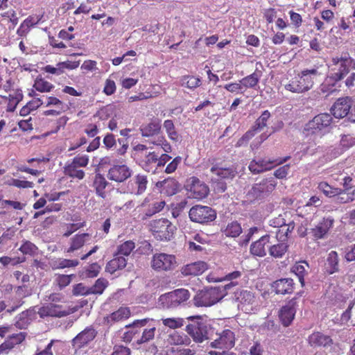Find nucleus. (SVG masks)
I'll return each mask as SVG.
<instances>
[{"mask_svg": "<svg viewBox=\"0 0 355 355\" xmlns=\"http://www.w3.org/2000/svg\"><path fill=\"white\" fill-rule=\"evenodd\" d=\"M143 137H153L154 139L150 144L161 146L166 153L171 152V146L167 141L165 137L160 135L162 130L161 121L158 119H153L148 123L143 124L139 128Z\"/></svg>", "mask_w": 355, "mask_h": 355, "instance_id": "f257e3e1", "label": "nucleus"}, {"mask_svg": "<svg viewBox=\"0 0 355 355\" xmlns=\"http://www.w3.org/2000/svg\"><path fill=\"white\" fill-rule=\"evenodd\" d=\"M192 323L186 327V331L196 343H202L210 338L214 333V329L201 315H192L187 318Z\"/></svg>", "mask_w": 355, "mask_h": 355, "instance_id": "f03ea898", "label": "nucleus"}, {"mask_svg": "<svg viewBox=\"0 0 355 355\" xmlns=\"http://www.w3.org/2000/svg\"><path fill=\"white\" fill-rule=\"evenodd\" d=\"M149 229L153 236L160 241H170L176 230L175 226L166 218L152 220Z\"/></svg>", "mask_w": 355, "mask_h": 355, "instance_id": "7ed1b4c3", "label": "nucleus"}, {"mask_svg": "<svg viewBox=\"0 0 355 355\" xmlns=\"http://www.w3.org/2000/svg\"><path fill=\"white\" fill-rule=\"evenodd\" d=\"M227 295V290H198L193 297L196 306H210Z\"/></svg>", "mask_w": 355, "mask_h": 355, "instance_id": "20e7f679", "label": "nucleus"}, {"mask_svg": "<svg viewBox=\"0 0 355 355\" xmlns=\"http://www.w3.org/2000/svg\"><path fill=\"white\" fill-rule=\"evenodd\" d=\"M189 297V290H173L159 297L157 306L162 309H173L187 300Z\"/></svg>", "mask_w": 355, "mask_h": 355, "instance_id": "39448f33", "label": "nucleus"}, {"mask_svg": "<svg viewBox=\"0 0 355 355\" xmlns=\"http://www.w3.org/2000/svg\"><path fill=\"white\" fill-rule=\"evenodd\" d=\"M178 266L174 254L159 252L153 255L150 261L151 268L157 272H168L175 269Z\"/></svg>", "mask_w": 355, "mask_h": 355, "instance_id": "423d86ee", "label": "nucleus"}, {"mask_svg": "<svg viewBox=\"0 0 355 355\" xmlns=\"http://www.w3.org/2000/svg\"><path fill=\"white\" fill-rule=\"evenodd\" d=\"M189 216L192 221L203 224L214 221L216 212L210 207L196 205L190 209Z\"/></svg>", "mask_w": 355, "mask_h": 355, "instance_id": "0eeeda50", "label": "nucleus"}, {"mask_svg": "<svg viewBox=\"0 0 355 355\" xmlns=\"http://www.w3.org/2000/svg\"><path fill=\"white\" fill-rule=\"evenodd\" d=\"M332 123V116L327 113H321L308 122L305 130L313 134L324 133L327 132Z\"/></svg>", "mask_w": 355, "mask_h": 355, "instance_id": "6e6552de", "label": "nucleus"}, {"mask_svg": "<svg viewBox=\"0 0 355 355\" xmlns=\"http://www.w3.org/2000/svg\"><path fill=\"white\" fill-rule=\"evenodd\" d=\"M277 186L274 178H264L258 183L252 185L248 191V196L254 199L262 198L272 193Z\"/></svg>", "mask_w": 355, "mask_h": 355, "instance_id": "1a4fd4ad", "label": "nucleus"}, {"mask_svg": "<svg viewBox=\"0 0 355 355\" xmlns=\"http://www.w3.org/2000/svg\"><path fill=\"white\" fill-rule=\"evenodd\" d=\"M290 156H286L283 158H278L275 159H252L248 166V168L253 174H259L260 173L271 170L277 165H281L285 163L286 161L290 159Z\"/></svg>", "mask_w": 355, "mask_h": 355, "instance_id": "9d476101", "label": "nucleus"}, {"mask_svg": "<svg viewBox=\"0 0 355 355\" xmlns=\"http://www.w3.org/2000/svg\"><path fill=\"white\" fill-rule=\"evenodd\" d=\"M321 73L319 71V67L315 66L311 69L302 70L295 77L296 78L298 84L300 85L302 93H304L310 90L314 84V78L318 76H320Z\"/></svg>", "mask_w": 355, "mask_h": 355, "instance_id": "9b49d317", "label": "nucleus"}, {"mask_svg": "<svg viewBox=\"0 0 355 355\" xmlns=\"http://www.w3.org/2000/svg\"><path fill=\"white\" fill-rule=\"evenodd\" d=\"M97 336V331L92 327H87L78 334L71 341L76 351L87 346Z\"/></svg>", "mask_w": 355, "mask_h": 355, "instance_id": "f8f14e48", "label": "nucleus"}, {"mask_svg": "<svg viewBox=\"0 0 355 355\" xmlns=\"http://www.w3.org/2000/svg\"><path fill=\"white\" fill-rule=\"evenodd\" d=\"M187 187L192 198L198 200L204 199L209 193V187L195 176L188 180Z\"/></svg>", "mask_w": 355, "mask_h": 355, "instance_id": "ddd939ff", "label": "nucleus"}, {"mask_svg": "<svg viewBox=\"0 0 355 355\" xmlns=\"http://www.w3.org/2000/svg\"><path fill=\"white\" fill-rule=\"evenodd\" d=\"M334 218L331 216L323 217L321 220L310 230V234L315 240L324 239L334 227Z\"/></svg>", "mask_w": 355, "mask_h": 355, "instance_id": "4468645a", "label": "nucleus"}, {"mask_svg": "<svg viewBox=\"0 0 355 355\" xmlns=\"http://www.w3.org/2000/svg\"><path fill=\"white\" fill-rule=\"evenodd\" d=\"M132 171L126 164H114L108 170L107 177L118 183L123 182L131 177Z\"/></svg>", "mask_w": 355, "mask_h": 355, "instance_id": "2eb2a0df", "label": "nucleus"}, {"mask_svg": "<svg viewBox=\"0 0 355 355\" xmlns=\"http://www.w3.org/2000/svg\"><path fill=\"white\" fill-rule=\"evenodd\" d=\"M352 108V100L349 97L338 98L331 108V114L337 119H342L349 115Z\"/></svg>", "mask_w": 355, "mask_h": 355, "instance_id": "dca6fc26", "label": "nucleus"}, {"mask_svg": "<svg viewBox=\"0 0 355 355\" xmlns=\"http://www.w3.org/2000/svg\"><path fill=\"white\" fill-rule=\"evenodd\" d=\"M331 62L334 67L331 68L329 78L336 83L342 80L348 73L349 69L345 64L346 61L342 60L340 58H332Z\"/></svg>", "mask_w": 355, "mask_h": 355, "instance_id": "f3484780", "label": "nucleus"}, {"mask_svg": "<svg viewBox=\"0 0 355 355\" xmlns=\"http://www.w3.org/2000/svg\"><path fill=\"white\" fill-rule=\"evenodd\" d=\"M91 239L88 233H79L73 236L69 243V247L64 250L67 254H70L80 250Z\"/></svg>", "mask_w": 355, "mask_h": 355, "instance_id": "a211bd4d", "label": "nucleus"}, {"mask_svg": "<svg viewBox=\"0 0 355 355\" xmlns=\"http://www.w3.org/2000/svg\"><path fill=\"white\" fill-rule=\"evenodd\" d=\"M147 184L148 180L146 175L137 174L129 181L128 187L132 193L141 195L146 191Z\"/></svg>", "mask_w": 355, "mask_h": 355, "instance_id": "6ab92c4d", "label": "nucleus"}, {"mask_svg": "<svg viewBox=\"0 0 355 355\" xmlns=\"http://www.w3.org/2000/svg\"><path fill=\"white\" fill-rule=\"evenodd\" d=\"M207 268L206 262L199 261L182 266L180 272L184 276H198L202 274Z\"/></svg>", "mask_w": 355, "mask_h": 355, "instance_id": "aec40b11", "label": "nucleus"}, {"mask_svg": "<svg viewBox=\"0 0 355 355\" xmlns=\"http://www.w3.org/2000/svg\"><path fill=\"white\" fill-rule=\"evenodd\" d=\"M309 344L311 347H327L333 344V340L329 336L324 335L321 332H314L309 336Z\"/></svg>", "mask_w": 355, "mask_h": 355, "instance_id": "412c9836", "label": "nucleus"}, {"mask_svg": "<svg viewBox=\"0 0 355 355\" xmlns=\"http://www.w3.org/2000/svg\"><path fill=\"white\" fill-rule=\"evenodd\" d=\"M149 321L148 318L135 320L132 323L125 325V328L130 329L123 334V339L125 343H130L133 337L138 334V328L144 327Z\"/></svg>", "mask_w": 355, "mask_h": 355, "instance_id": "4be33fe9", "label": "nucleus"}, {"mask_svg": "<svg viewBox=\"0 0 355 355\" xmlns=\"http://www.w3.org/2000/svg\"><path fill=\"white\" fill-rule=\"evenodd\" d=\"M131 315L130 310L128 307H120L117 311L104 318V322L112 324L114 322L128 319Z\"/></svg>", "mask_w": 355, "mask_h": 355, "instance_id": "5701e85b", "label": "nucleus"}, {"mask_svg": "<svg viewBox=\"0 0 355 355\" xmlns=\"http://www.w3.org/2000/svg\"><path fill=\"white\" fill-rule=\"evenodd\" d=\"M210 171L220 179H232L237 174L236 168L233 166L221 167L218 164H215L211 168Z\"/></svg>", "mask_w": 355, "mask_h": 355, "instance_id": "b1692460", "label": "nucleus"}, {"mask_svg": "<svg viewBox=\"0 0 355 355\" xmlns=\"http://www.w3.org/2000/svg\"><path fill=\"white\" fill-rule=\"evenodd\" d=\"M270 241V236L266 234L261 236L250 245V253L254 256L264 257L266 254L265 245Z\"/></svg>", "mask_w": 355, "mask_h": 355, "instance_id": "393cba45", "label": "nucleus"}, {"mask_svg": "<svg viewBox=\"0 0 355 355\" xmlns=\"http://www.w3.org/2000/svg\"><path fill=\"white\" fill-rule=\"evenodd\" d=\"M158 184L162 188V191L168 196L176 194L180 190V184L174 178H167Z\"/></svg>", "mask_w": 355, "mask_h": 355, "instance_id": "a878e982", "label": "nucleus"}, {"mask_svg": "<svg viewBox=\"0 0 355 355\" xmlns=\"http://www.w3.org/2000/svg\"><path fill=\"white\" fill-rule=\"evenodd\" d=\"M108 184L109 182L102 174L96 173L95 175L92 187L98 196L103 199L106 198L105 188Z\"/></svg>", "mask_w": 355, "mask_h": 355, "instance_id": "bb28decb", "label": "nucleus"}, {"mask_svg": "<svg viewBox=\"0 0 355 355\" xmlns=\"http://www.w3.org/2000/svg\"><path fill=\"white\" fill-rule=\"evenodd\" d=\"M40 21V19L35 16H28L20 24L17 31V34L21 37H26L31 29L37 25Z\"/></svg>", "mask_w": 355, "mask_h": 355, "instance_id": "cd10ccee", "label": "nucleus"}, {"mask_svg": "<svg viewBox=\"0 0 355 355\" xmlns=\"http://www.w3.org/2000/svg\"><path fill=\"white\" fill-rule=\"evenodd\" d=\"M127 265V260L124 257L116 254L114 258L109 261L106 265L105 270L110 274L114 273L119 270H122Z\"/></svg>", "mask_w": 355, "mask_h": 355, "instance_id": "c85d7f7f", "label": "nucleus"}, {"mask_svg": "<svg viewBox=\"0 0 355 355\" xmlns=\"http://www.w3.org/2000/svg\"><path fill=\"white\" fill-rule=\"evenodd\" d=\"M296 313L295 309L282 306L279 313V318L284 327H288L293 322Z\"/></svg>", "mask_w": 355, "mask_h": 355, "instance_id": "c756f323", "label": "nucleus"}, {"mask_svg": "<svg viewBox=\"0 0 355 355\" xmlns=\"http://www.w3.org/2000/svg\"><path fill=\"white\" fill-rule=\"evenodd\" d=\"M318 189L322 192L327 197L331 198L341 194H344L342 189L333 187L326 182H321L318 184Z\"/></svg>", "mask_w": 355, "mask_h": 355, "instance_id": "7c9ffc66", "label": "nucleus"}, {"mask_svg": "<svg viewBox=\"0 0 355 355\" xmlns=\"http://www.w3.org/2000/svg\"><path fill=\"white\" fill-rule=\"evenodd\" d=\"M181 85L191 90L199 87L202 85L201 78L194 76H183L181 79Z\"/></svg>", "mask_w": 355, "mask_h": 355, "instance_id": "2f4dec72", "label": "nucleus"}, {"mask_svg": "<svg viewBox=\"0 0 355 355\" xmlns=\"http://www.w3.org/2000/svg\"><path fill=\"white\" fill-rule=\"evenodd\" d=\"M64 173L67 176L78 180H83L85 176V173L83 169L68 163L64 167Z\"/></svg>", "mask_w": 355, "mask_h": 355, "instance_id": "473e14b6", "label": "nucleus"}, {"mask_svg": "<svg viewBox=\"0 0 355 355\" xmlns=\"http://www.w3.org/2000/svg\"><path fill=\"white\" fill-rule=\"evenodd\" d=\"M338 254L336 251H331L327 259V270L329 274L336 272L339 270Z\"/></svg>", "mask_w": 355, "mask_h": 355, "instance_id": "72a5a7b5", "label": "nucleus"}, {"mask_svg": "<svg viewBox=\"0 0 355 355\" xmlns=\"http://www.w3.org/2000/svg\"><path fill=\"white\" fill-rule=\"evenodd\" d=\"M233 295V300L241 303L250 304L254 299V294L248 290H237Z\"/></svg>", "mask_w": 355, "mask_h": 355, "instance_id": "f704fd0d", "label": "nucleus"}, {"mask_svg": "<svg viewBox=\"0 0 355 355\" xmlns=\"http://www.w3.org/2000/svg\"><path fill=\"white\" fill-rule=\"evenodd\" d=\"M220 343L224 348L230 349L234 346V334L230 329H225L219 337Z\"/></svg>", "mask_w": 355, "mask_h": 355, "instance_id": "c9c22d12", "label": "nucleus"}, {"mask_svg": "<svg viewBox=\"0 0 355 355\" xmlns=\"http://www.w3.org/2000/svg\"><path fill=\"white\" fill-rule=\"evenodd\" d=\"M303 263L308 266V263L306 261L297 262L291 268L292 272L297 276L302 287L304 286V276L306 273Z\"/></svg>", "mask_w": 355, "mask_h": 355, "instance_id": "e433bc0d", "label": "nucleus"}, {"mask_svg": "<svg viewBox=\"0 0 355 355\" xmlns=\"http://www.w3.org/2000/svg\"><path fill=\"white\" fill-rule=\"evenodd\" d=\"M242 232V228L239 223L233 221L227 224L223 233L227 237H237Z\"/></svg>", "mask_w": 355, "mask_h": 355, "instance_id": "4c0bfd02", "label": "nucleus"}, {"mask_svg": "<svg viewBox=\"0 0 355 355\" xmlns=\"http://www.w3.org/2000/svg\"><path fill=\"white\" fill-rule=\"evenodd\" d=\"M259 82V76L257 72L247 76L240 80L242 88H254Z\"/></svg>", "mask_w": 355, "mask_h": 355, "instance_id": "58836bf2", "label": "nucleus"}, {"mask_svg": "<svg viewBox=\"0 0 355 355\" xmlns=\"http://www.w3.org/2000/svg\"><path fill=\"white\" fill-rule=\"evenodd\" d=\"M164 128L168 135V137L173 141H178L179 139V134L176 131L175 125L172 120L167 119L164 121Z\"/></svg>", "mask_w": 355, "mask_h": 355, "instance_id": "ea45409f", "label": "nucleus"}, {"mask_svg": "<svg viewBox=\"0 0 355 355\" xmlns=\"http://www.w3.org/2000/svg\"><path fill=\"white\" fill-rule=\"evenodd\" d=\"M33 87L40 92H50L54 88L52 83L42 78H37L35 80Z\"/></svg>", "mask_w": 355, "mask_h": 355, "instance_id": "a19ab883", "label": "nucleus"}, {"mask_svg": "<svg viewBox=\"0 0 355 355\" xmlns=\"http://www.w3.org/2000/svg\"><path fill=\"white\" fill-rule=\"evenodd\" d=\"M270 117V113L268 110H265L262 112L261 115L256 120L252 129L257 132L262 130L267 125V121Z\"/></svg>", "mask_w": 355, "mask_h": 355, "instance_id": "79ce46f5", "label": "nucleus"}, {"mask_svg": "<svg viewBox=\"0 0 355 355\" xmlns=\"http://www.w3.org/2000/svg\"><path fill=\"white\" fill-rule=\"evenodd\" d=\"M288 245L284 243L272 245L269 249L270 254L275 258H281L286 252Z\"/></svg>", "mask_w": 355, "mask_h": 355, "instance_id": "37998d69", "label": "nucleus"}, {"mask_svg": "<svg viewBox=\"0 0 355 355\" xmlns=\"http://www.w3.org/2000/svg\"><path fill=\"white\" fill-rule=\"evenodd\" d=\"M22 98L23 94L19 92H15L13 94H9L6 110L8 112H14L17 104L22 100Z\"/></svg>", "mask_w": 355, "mask_h": 355, "instance_id": "c03bdc74", "label": "nucleus"}, {"mask_svg": "<svg viewBox=\"0 0 355 355\" xmlns=\"http://www.w3.org/2000/svg\"><path fill=\"white\" fill-rule=\"evenodd\" d=\"M19 250L25 255L33 256L37 254L38 248L29 241H24L19 248Z\"/></svg>", "mask_w": 355, "mask_h": 355, "instance_id": "a18cd8bd", "label": "nucleus"}, {"mask_svg": "<svg viewBox=\"0 0 355 355\" xmlns=\"http://www.w3.org/2000/svg\"><path fill=\"white\" fill-rule=\"evenodd\" d=\"M241 277V272L240 271L236 270L232 272L228 273L223 277V282L225 281H230V282L226 284L223 288H231L232 287L236 286L238 285V282L236 281L237 279Z\"/></svg>", "mask_w": 355, "mask_h": 355, "instance_id": "49530a36", "label": "nucleus"}, {"mask_svg": "<svg viewBox=\"0 0 355 355\" xmlns=\"http://www.w3.org/2000/svg\"><path fill=\"white\" fill-rule=\"evenodd\" d=\"M135 248V242L130 240L126 241L118 246L117 254L123 256H128L130 254V253L132 252Z\"/></svg>", "mask_w": 355, "mask_h": 355, "instance_id": "de8ad7c7", "label": "nucleus"}, {"mask_svg": "<svg viewBox=\"0 0 355 355\" xmlns=\"http://www.w3.org/2000/svg\"><path fill=\"white\" fill-rule=\"evenodd\" d=\"M196 351L182 347H173L168 349L166 355H195Z\"/></svg>", "mask_w": 355, "mask_h": 355, "instance_id": "09e8293b", "label": "nucleus"}, {"mask_svg": "<svg viewBox=\"0 0 355 355\" xmlns=\"http://www.w3.org/2000/svg\"><path fill=\"white\" fill-rule=\"evenodd\" d=\"M89 156L87 155H78L74 157L68 164L79 168L86 167L89 164Z\"/></svg>", "mask_w": 355, "mask_h": 355, "instance_id": "8fccbe9b", "label": "nucleus"}, {"mask_svg": "<svg viewBox=\"0 0 355 355\" xmlns=\"http://www.w3.org/2000/svg\"><path fill=\"white\" fill-rule=\"evenodd\" d=\"M49 316L51 317H57L62 318L66 316L70 313L69 311L67 310H61V306L56 305L53 304H50L49 305Z\"/></svg>", "mask_w": 355, "mask_h": 355, "instance_id": "3c124183", "label": "nucleus"}, {"mask_svg": "<svg viewBox=\"0 0 355 355\" xmlns=\"http://www.w3.org/2000/svg\"><path fill=\"white\" fill-rule=\"evenodd\" d=\"M79 261L77 259H60L55 261V268L63 269L66 268H74L79 265Z\"/></svg>", "mask_w": 355, "mask_h": 355, "instance_id": "603ef678", "label": "nucleus"}, {"mask_svg": "<svg viewBox=\"0 0 355 355\" xmlns=\"http://www.w3.org/2000/svg\"><path fill=\"white\" fill-rule=\"evenodd\" d=\"M293 286V279L291 278H282L275 281L271 286L273 288H289Z\"/></svg>", "mask_w": 355, "mask_h": 355, "instance_id": "864d4df0", "label": "nucleus"}, {"mask_svg": "<svg viewBox=\"0 0 355 355\" xmlns=\"http://www.w3.org/2000/svg\"><path fill=\"white\" fill-rule=\"evenodd\" d=\"M255 132L251 128L247 131L236 142L235 146L236 148L245 146L250 140L255 135Z\"/></svg>", "mask_w": 355, "mask_h": 355, "instance_id": "5fc2aeb1", "label": "nucleus"}, {"mask_svg": "<svg viewBox=\"0 0 355 355\" xmlns=\"http://www.w3.org/2000/svg\"><path fill=\"white\" fill-rule=\"evenodd\" d=\"M8 184L19 189L33 188L34 187V183L33 182L14 178L10 180Z\"/></svg>", "mask_w": 355, "mask_h": 355, "instance_id": "6e6d98bb", "label": "nucleus"}, {"mask_svg": "<svg viewBox=\"0 0 355 355\" xmlns=\"http://www.w3.org/2000/svg\"><path fill=\"white\" fill-rule=\"evenodd\" d=\"M75 277V275H58L56 277L55 282L59 287L64 288L71 283L72 278Z\"/></svg>", "mask_w": 355, "mask_h": 355, "instance_id": "4d7b16f0", "label": "nucleus"}, {"mask_svg": "<svg viewBox=\"0 0 355 355\" xmlns=\"http://www.w3.org/2000/svg\"><path fill=\"white\" fill-rule=\"evenodd\" d=\"M155 327L145 329L142 333L141 338L137 340L138 344L144 343L153 339L155 336Z\"/></svg>", "mask_w": 355, "mask_h": 355, "instance_id": "13d9d810", "label": "nucleus"}, {"mask_svg": "<svg viewBox=\"0 0 355 355\" xmlns=\"http://www.w3.org/2000/svg\"><path fill=\"white\" fill-rule=\"evenodd\" d=\"M263 15L267 24H272L277 17V11L274 8H269L263 10Z\"/></svg>", "mask_w": 355, "mask_h": 355, "instance_id": "bf43d9fd", "label": "nucleus"}, {"mask_svg": "<svg viewBox=\"0 0 355 355\" xmlns=\"http://www.w3.org/2000/svg\"><path fill=\"white\" fill-rule=\"evenodd\" d=\"M116 90V83L114 80L107 78L105 80L103 93L107 96L112 95Z\"/></svg>", "mask_w": 355, "mask_h": 355, "instance_id": "052dcab7", "label": "nucleus"}, {"mask_svg": "<svg viewBox=\"0 0 355 355\" xmlns=\"http://www.w3.org/2000/svg\"><path fill=\"white\" fill-rule=\"evenodd\" d=\"M184 320L182 318H166L163 320V324L171 329H176L183 326Z\"/></svg>", "mask_w": 355, "mask_h": 355, "instance_id": "680f3d73", "label": "nucleus"}, {"mask_svg": "<svg viewBox=\"0 0 355 355\" xmlns=\"http://www.w3.org/2000/svg\"><path fill=\"white\" fill-rule=\"evenodd\" d=\"M284 88L292 93L302 94V90H300V85L295 77L292 78L288 84H286Z\"/></svg>", "mask_w": 355, "mask_h": 355, "instance_id": "e2e57ef3", "label": "nucleus"}, {"mask_svg": "<svg viewBox=\"0 0 355 355\" xmlns=\"http://www.w3.org/2000/svg\"><path fill=\"white\" fill-rule=\"evenodd\" d=\"M172 340L176 345L175 347H181L180 345H189L191 343L190 338L186 335H174L172 336Z\"/></svg>", "mask_w": 355, "mask_h": 355, "instance_id": "0e129e2a", "label": "nucleus"}, {"mask_svg": "<svg viewBox=\"0 0 355 355\" xmlns=\"http://www.w3.org/2000/svg\"><path fill=\"white\" fill-rule=\"evenodd\" d=\"M85 226V222L80 223H70L67 225V230L63 234V236L69 237L73 232L77 231L78 230L84 227Z\"/></svg>", "mask_w": 355, "mask_h": 355, "instance_id": "69168bd1", "label": "nucleus"}, {"mask_svg": "<svg viewBox=\"0 0 355 355\" xmlns=\"http://www.w3.org/2000/svg\"><path fill=\"white\" fill-rule=\"evenodd\" d=\"M340 144L343 147L349 148L355 146V136L347 135L342 137Z\"/></svg>", "mask_w": 355, "mask_h": 355, "instance_id": "338daca9", "label": "nucleus"}, {"mask_svg": "<svg viewBox=\"0 0 355 355\" xmlns=\"http://www.w3.org/2000/svg\"><path fill=\"white\" fill-rule=\"evenodd\" d=\"M130 349L123 345H115L113 348L112 355H130Z\"/></svg>", "mask_w": 355, "mask_h": 355, "instance_id": "774afa93", "label": "nucleus"}]
</instances>
